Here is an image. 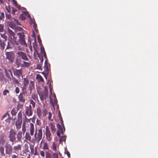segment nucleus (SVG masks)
Wrapping results in <instances>:
<instances>
[{"label": "nucleus", "instance_id": "obj_12", "mask_svg": "<svg viewBox=\"0 0 158 158\" xmlns=\"http://www.w3.org/2000/svg\"><path fill=\"white\" fill-rule=\"evenodd\" d=\"M29 83V81L27 77H24L23 79V85L22 87V90L24 91L26 90L27 85Z\"/></svg>", "mask_w": 158, "mask_h": 158}, {"label": "nucleus", "instance_id": "obj_64", "mask_svg": "<svg viewBox=\"0 0 158 158\" xmlns=\"http://www.w3.org/2000/svg\"><path fill=\"white\" fill-rule=\"evenodd\" d=\"M13 3L14 4L16 5V4H17V2L15 0H13Z\"/></svg>", "mask_w": 158, "mask_h": 158}, {"label": "nucleus", "instance_id": "obj_31", "mask_svg": "<svg viewBox=\"0 0 158 158\" xmlns=\"http://www.w3.org/2000/svg\"><path fill=\"white\" fill-rule=\"evenodd\" d=\"M6 152L7 154H11L12 152V148L10 147H7L6 150Z\"/></svg>", "mask_w": 158, "mask_h": 158}, {"label": "nucleus", "instance_id": "obj_10", "mask_svg": "<svg viewBox=\"0 0 158 158\" xmlns=\"http://www.w3.org/2000/svg\"><path fill=\"white\" fill-rule=\"evenodd\" d=\"M45 135L47 140L48 141H50L52 139V136L48 126L46 127Z\"/></svg>", "mask_w": 158, "mask_h": 158}, {"label": "nucleus", "instance_id": "obj_20", "mask_svg": "<svg viewBox=\"0 0 158 158\" xmlns=\"http://www.w3.org/2000/svg\"><path fill=\"white\" fill-rule=\"evenodd\" d=\"M49 126L51 130L52 133L53 134H54L56 131L55 125L53 123H51L49 124Z\"/></svg>", "mask_w": 158, "mask_h": 158}, {"label": "nucleus", "instance_id": "obj_9", "mask_svg": "<svg viewBox=\"0 0 158 158\" xmlns=\"http://www.w3.org/2000/svg\"><path fill=\"white\" fill-rule=\"evenodd\" d=\"M27 94L26 91H23L22 93H21L18 96L19 101L24 103L26 101V94Z\"/></svg>", "mask_w": 158, "mask_h": 158}, {"label": "nucleus", "instance_id": "obj_5", "mask_svg": "<svg viewBox=\"0 0 158 158\" xmlns=\"http://www.w3.org/2000/svg\"><path fill=\"white\" fill-rule=\"evenodd\" d=\"M17 35L19 36L18 42L21 45L27 47V44L25 40L24 33L23 32H19L18 33Z\"/></svg>", "mask_w": 158, "mask_h": 158}, {"label": "nucleus", "instance_id": "obj_21", "mask_svg": "<svg viewBox=\"0 0 158 158\" xmlns=\"http://www.w3.org/2000/svg\"><path fill=\"white\" fill-rule=\"evenodd\" d=\"M22 146L20 144H18L17 145L13 147V149L15 152H18L19 150L21 151V150Z\"/></svg>", "mask_w": 158, "mask_h": 158}, {"label": "nucleus", "instance_id": "obj_6", "mask_svg": "<svg viewBox=\"0 0 158 158\" xmlns=\"http://www.w3.org/2000/svg\"><path fill=\"white\" fill-rule=\"evenodd\" d=\"M16 132L14 129H11L9 132L8 138L9 141L12 143V144H14V142L16 141Z\"/></svg>", "mask_w": 158, "mask_h": 158}, {"label": "nucleus", "instance_id": "obj_8", "mask_svg": "<svg viewBox=\"0 0 158 158\" xmlns=\"http://www.w3.org/2000/svg\"><path fill=\"white\" fill-rule=\"evenodd\" d=\"M40 98L41 101L46 99L48 98V91L47 90H43L38 93Z\"/></svg>", "mask_w": 158, "mask_h": 158}, {"label": "nucleus", "instance_id": "obj_33", "mask_svg": "<svg viewBox=\"0 0 158 158\" xmlns=\"http://www.w3.org/2000/svg\"><path fill=\"white\" fill-rule=\"evenodd\" d=\"M6 81V79L3 74L2 73H0V81Z\"/></svg>", "mask_w": 158, "mask_h": 158}, {"label": "nucleus", "instance_id": "obj_22", "mask_svg": "<svg viewBox=\"0 0 158 158\" xmlns=\"http://www.w3.org/2000/svg\"><path fill=\"white\" fill-rule=\"evenodd\" d=\"M13 20H14V23L12 24V26H10V27H13L15 26V24H16L17 25H20V23H19L18 20L16 19H15V18H12L11 19V23H14V21H13Z\"/></svg>", "mask_w": 158, "mask_h": 158}, {"label": "nucleus", "instance_id": "obj_52", "mask_svg": "<svg viewBox=\"0 0 158 158\" xmlns=\"http://www.w3.org/2000/svg\"><path fill=\"white\" fill-rule=\"evenodd\" d=\"M0 35L4 39L6 40L7 37L6 36H5L4 34H2L1 33H0Z\"/></svg>", "mask_w": 158, "mask_h": 158}, {"label": "nucleus", "instance_id": "obj_16", "mask_svg": "<svg viewBox=\"0 0 158 158\" xmlns=\"http://www.w3.org/2000/svg\"><path fill=\"white\" fill-rule=\"evenodd\" d=\"M11 44L13 45V47L15 48V49L16 50L21 51L22 48L20 47V46L19 45V43L16 41H13L12 42Z\"/></svg>", "mask_w": 158, "mask_h": 158}, {"label": "nucleus", "instance_id": "obj_2", "mask_svg": "<svg viewBox=\"0 0 158 158\" xmlns=\"http://www.w3.org/2000/svg\"><path fill=\"white\" fill-rule=\"evenodd\" d=\"M17 55L16 63L18 64L22 61L21 60H27L28 59L26 53L22 52H18L16 53Z\"/></svg>", "mask_w": 158, "mask_h": 158}, {"label": "nucleus", "instance_id": "obj_53", "mask_svg": "<svg viewBox=\"0 0 158 158\" xmlns=\"http://www.w3.org/2000/svg\"><path fill=\"white\" fill-rule=\"evenodd\" d=\"M24 14L25 16H27L28 17H30V15L29 14V13H28V12H25L24 13Z\"/></svg>", "mask_w": 158, "mask_h": 158}, {"label": "nucleus", "instance_id": "obj_43", "mask_svg": "<svg viewBox=\"0 0 158 158\" xmlns=\"http://www.w3.org/2000/svg\"><path fill=\"white\" fill-rule=\"evenodd\" d=\"M12 80L14 83L16 84H19V81L18 79H16L15 77H12Z\"/></svg>", "mask_w": 158, "mask_h": 158}, {"label": "nucleus", "instance_id": "obj_48", "mask_svg": "<svg viewBox=\"0 0 158 158\" xmlns=\"http://www.w3.org/2000/svg\"><path fill=\"white\" fill-rule=\"evenodd\" d=\"M48 119L49 120H51L52 121H53V119H51L52 118V113L50 112H49L48 113Z\"/></svg>", "mask_w": 158, "mask_h": 158}, {"label": "nucleus", "instance_id": "obj_13", "mask_svg": "<svg viewBox=\"0 0 158 158\" xmlns=\"http://www.w3.org/2000/svg\"><path fill=\"white\" fill-rule=\"evenodd\" d=\"M25 113L28 116H30L32 115V110L31 105L29 106H27L26 107Z\"/></svg>", "mask_w": 158, "mask_h": 158}, {"label": "nucleus", "instance_id": "obj_44", "mask_svg": "<svg viewBox=\"0 0 158 158\" xmlns=\"http://www.w3.org/2000/svg\"><path fill=\"white\" fill-rule=\"evenodd\" d=\"M4 30V25L3 24H0V32H2Z\"/></svg>", "mask_w": 158, "mask_h": 158}, {"label": "nucleus", "instance_id": "obj_34", "mask_svg": "<svg viewBox=\"0 0 158 158\" xmlns=\"http://www.w3.org/2000/svg\"><path fill=\"white\" fill-rule=\"evenodd\" d=\"M43 149L44 150H49V148L48 147V145L47 143H44Z\"/></svg>", "mask_w": 158, "mask_h": 158}, {"label": "nucleus", "instance_id": "obj_50", "mask_svg": "<svg viewBox=\"0 0 158 158\" xmlns=\"http://www.w3.org/2000/svg\"><path fill=\"white\" fill-rule=\"evenodd\" d=\"M22 131L23 133L25 132L26 131V129L25 127V124L23 123L22 125Z\"/></svg>", "mask_w": 158, "mask_h": 158}, {"label": "nucleus", "instance_id": "obj_55", "mask_svg": "<svg viewBox=\"0 0 158 158\" xmlns=\"http://www.w3.org/2000/svg\"><path fill=\"white\" fill-rule=\"evenodd\" d=\"M11 48V46L9 44V42H8V44H7V47H6V48L5 49V51L7 50V49H9V48Z\"/></svg>", "mask_w": 158, "mask_h": 158}, {"label": "nucleus", "instance_id": "obj_28", "mask_svg": "<svg viewBox=\"0 0 158 158\" xmlns=\"http://www.w3.org/2000/svg\"><path fill=\"white\" fill-rule=\"evenodd\" d=\"M36 79L40 82H43L44 81V80L42 77L39 74H37L36 76Z\"/></svg>", "mask_w": 158, "mask_h": 158}, {"label": "nucleus", "instance_id": "obj_26", "mask_svg": "<svg viewBox=\"0 0 158 158\" xmlns=\"http://www.w3.org/2000/svg\"><path fill=\"white\" fill-rule=\"evenodd\" d=\"M22 132L21 131H18L16 137L17 140L19 142H20L21 141V139L22 136Z\"/></svg>", "mask_w": 158, "mask_h": 158}, {"label": "nucleus", "instance_id": "obj_35", "mask_svg": "<svg viewBox=\"0 0 158 158\" xmlns=\"http://www.w3.org/2000/svg\"><path fill=\"white\" fill-rule=\"evenodd\" d=\"M51 148H52V150L55 152L57 151L56 145L54 142H53Z\"/></svg>", "mask_w": 158, "mask_h": 158}, {"label": "nucleus", "instance_id": "obj_23", "mask_svg": "<svg viewBox=\"0 0 158 158\" xmlns=\"http://www.w3.org/2000/svg\"><path fill=\"white\" fill-rule=\"evenodd\" d=\"M62 126H61L60 124L59 123L57 124V127L58 129L57 131H60L62 134H63L65 131H64V128L63 129V127H62Z\"/></svg>", "mask_w": 158, "mask_h": 158}, {"label": "nucleus", "instance_id": "obj_3", "mask_svg": "<svg viewBox=\"0 0 158 158\" xmlns=\"http://www.w3.org/2000/svg\"><path fill=\"white\" fill-rule=\"evenodd\" d=\"M18 118L17 119L15 122V125L16 126V128L17 130H20L21 128L22 124V114L21 111L19 112L18 114Z\"/></svg>", "mask_w": 158, "mask_h": 158}, {"label": "nucleus", "instance_id": "obj_25", "mask_svg": "<svg viewBox=\"0 0 158 158\" xmlns=\"http://www.w3.org/2000/svg\"><path fill=\"white\" fill-rule=\"evenodd\" d=\"M31 135H30V133L27 132H26L25 136V139L30 142H32L31 141Z\"/></svg>", "mask_w": 158, "mask_h": 158}, {"label": "nucleus", "instance_id": "obj_63", "mask_svg": "<svg viewBox=\"0 0 158 158\" xmlns=\"http://www.w3.org/2000/svg\"><path fill=\"white\" fill-rule=\"evenodd\" d=\"M38 42L39 43H40L41 42V41L40 38V37L39 36H38Z\"/></svg>", "mask_w": 158, "mask_h": 158}, {"label": "nucleus", "instance_id": "obj_42", "mask_svg": "<svg viewBox=\"0 0 158 158\" xmlns=\"http://www.w3.org/2000/svg\"><path fill=\"white\" fill-rule=\"evenodd\" d=\"M9 91L7 89H5L3 92V94L4 96H6L9 94Z\"/></svg>", "mask_w": 158, "mask_h": 158}, {"label": "nucleus", "instance_id": "obj_24", "mask_svg": "<svg viewBox=\"0 0 158 158\" xmlns=\"http://www.w3.org/2000/svg\"><path fill=\"white\" fill-rule=\"evenodd\" d=\"M18 64H21L23 67H28L30 64V63L22 61Z\"/></svg>", "mask_w": 158, "mask_h": 158}, {"label": "nucleus", "instance_id": "obj_19", "mask_svg": "<svg viewBox=\"0 0 158 158\" xmlns=\"http://www.w3.org/2000/svg\"><path fill=\"white\" fill-rule=\"evenodd\" d=\"M14 75L16 76L18 78L20 77V75H22V70L21 69H16L14 70Z\"/></svg>", "mask_w": 158, "mask_h": 158}, {"label": "nucleus", "instance_id": "obj_47", "mask_svg": "<svg viewBox=\"0 0 158 158\" xmlns=\"http://www.w3.org/2000/svg\"><path fill=\"white\" fill-rule=\"evenodd\" d=\"M4 17V14L3 12H1L0 15V20H2Z\"/></svg>", "mask_w": 158, "mask_h": 158}, {"label": "nucleus", "instance_id": "obj_40", "mask_svg": "<svg viewBox=\"0 0 158 158\" xmlns=\"http://www.w3.org/2000/svg\"><path fill=\"white\" fill-rule=\"evenodd\" d=\"M4 148L3 147L1 146L0 147V152L1 153V155L2 156H4L5 155V154L4 153Z\"/></svg>", "mask_w": 158, "mask_h": 158}, {"label": "nucleus", "instance_id": "obj_51", "mask_svg": "<svg viewBox=\"0 0 158 158\" xmlns=\"http://www.w3.org/2000/svg\"><path fill=\"white\" fill-rule=\"evenodd\" d=\"M15 91L16 94H18L19 91V88L18 87H16Z\"/></svg>", "mask_w": 158, "mask_h": 158}, {"label": "nucleus", "instance_id": "obj_56", "mask_svg": "<svg viewBox=\"0 0 158 158\" xmlns=\"http://www.w3.org/2000/svg\"><path fill=\"white\" fill-rule=\"evenodd\" d=\"M33 27L36 31V29L37 28V25L35 23H34Z\"/></svg>", "mask_w": 158, "mask_h": 158}, {"label": "nucleus", "instance_id": "obj_17", "mask_svg": "<svg viewBox=\"0 0 158 158\" xmlns=\"http://www.w3.org/2000/svg\"><path fill=\"white\" fill-rule=\"evenodd\" d=\"M47 113L48 110L46 109H44L41 113L39 111H38L37 113L38 115L39 116H42L43 117H45Z\"/></svg>", "mask_w": 158, "mask_h": 158}, {"label": "nucleus", "instance_id": "obj_11", "mask_svg": "<svg viewBox=\"0 0 158 158\" xmlns=\"http://www.w3.org/2000/svg\"><path fill=\"white\" fill-rule=\"evenodd\" d=\"M28 130L30 133V135L31 136H33L35 131L34 125L33 123H30L28 125Z\"/></svg>", "mask_w": 158, "mask_h": 158}, {"label": "nucleus", "instance_id": "obj_62", "mask_svg": "<svg viewBox=\"0 0 158 158\" xmlns=\"http://www.w3.org/2000/svg\"><path fill=\"white\" fill-rule=\"evenodd\" d=\"M7 115V113H6L2 116V119L3 118H4L6 117Z\"/></svg>", "mask_w": 158, "mask_h": 158}, {"label": "nucleus", "instance_id": "obj_39", "mask_svg": "<svg viewBox=\"0 0 158 158\" xmlns=\"http://www.w3.org/2000/svg\"><path fill=\"white\" fill-rule=\"evenodd\" d=\"M17 111L15 109L13 108L11 110V113L12 115H15L17 113Z\"/></svg>", "mask_w": 158, "mask_h": 158}, {"label": "nucleus", "instance_id": "obj_58", "mask_svg": "<svg viewBox=\"0 0 158 158\" xmlns=\"http://www.w3.org/2000/svg\"><path fill=\"white\" fill-rule=\"evenodd\" d=\"M21 18L22 20H25L26 19L25 17L23 15H21Z\"/></svg>", "mask_w": 158, "mask_h": 158}, {"label": "nucleus", "instance_id": "obj_14", "mask_svg": "<svg viewBox=\"0 0 158 158\" xmlns=\"http://www.w3.org/2000/svg\"><path fill=\"white\" fill-rule=\"evenodd\" d=\"M44 71L42 72V73L45 76V78H46V77L45 76L46 75H48L49 73V69L48 66V64L46 62V61H45V64L44 67Z\"/></svg>", "mask_w": 158, "mask_h": 158}, {"label": "nucleus", "instance_id": "obj_36", "mask_svg": "<svg viewBox=\"0 0 158 158\" xmlns=\"http://www.w3.org/2000/svg\"><path fill=\"white\" fill-rule=\"evenodd\" d=\"M41 52L44 55L45 58H46V53L43 47L41 48Z\"/></svg>", "mask_w": 158, "mask_h": 158}, {"label": "nucleus", "instance_id": "obj_30", "mask_svg": "<svg viewBox=\"0 0 158 158\" xmlns=\"http://www.w3.org/2000/svg\"><path fill=\"white\" fill-rule=\"evenodd\" d=\"M31 98L33 99L34 101H36L38 100L37 94H33L31 95Z\"/></svg>", "mask_w": 158, "mask_h": 158}, {"label": "nucleus", "instance_id": "obj_59", "mask_svg": "<svg viewBox=\"0 0 158 158\" xmlns=\"http://www.w3.org/2000/svg\"><path fill=\"white\" fill-rule=\"evenodd\" d=\"M36 68L38 69H40L41 68V66L39 64H38L37 65Z\"/></svg>", "mask_w": 158, "mask_h": 158}, {"label": "nucleus", "instance_id": "obj_32", "mask_svg": "<svg viewBox=\"0 0 158 158\" xmlns=\"http://www.w3.org/2000/svg\"><path fill=\"white\" fill-rule=\"evenodd\" d=\"M50 99L51 103L53 106L54 104L56 105L57 104V101L56 98H54V99L52 100L50 97Z\"/></svg>", "mask_w": 158, "mask_h": 158}, {"label": "nucleus", "instance_id": "obj_37", "mask_svg": "<svg viewBox=\"0 0 158 158\" xmlns=\"http://www.w3.org/2000/svg\"><path fill=\"white\" fill-rule=\"evenodd\" d=\"M51 158H58V153H53L51 155Z\"/></svg>", "mask_w": 158, "mask_h": 158}, {"label": "nucleus", "instance_id": "obj_46", "mask_svg": "<svg viewBox=\"0 0 158 158\" xmlns=\"http://www.w3.org/2000/svg\"><path fill=\"white\" fill-rule=\"evenodd\" d=\"M66 140V136H62L60 138V140L61 141H65Z\"/></svg>", "mask_w": 158, "mask_h": 158}, {"label": "nucleus", "instance_id": "obj_27", "mask_svg": "<svg viewBox=\"0 0 158 158\" xmlns=\"http://www.w3.org/2000/svg\"><path fill=\"white\" fill-rule=\"evenodd\" d=\"M33 46L34 50V51L33 53V55L35 56V53L37 52V44L35 40V42L33 43Z\"/></svg>", "mask_w": 158, "mask_h": 158}, {"label": "nucleus", "instance_id": "obj_29", "mask_svg": "<svg viewBox=\"0 0 158 158\" xmlns=\"http://www.w3.org/2000/svg\"><path fill=\"white\" fill-rule=\"evenodd\" d=\"M34 88V82L32 81H30V84L29 85V89L31 92L33 89Z\"/></svg>", "mask_w": 158, "mask_h": 158}, {"label": "nucleus", "instance_id": "obj_54", "mask_svg": "<svg viewBox=\"0 0 158 158\" xmlns=\"http://www.w3.org/2000/svg\"><path fill=\"white\" fill-rule=\"evenodd\" d=\"M58 116L59 118V119H60L62 118V116H61V114H60V111H59L58 112Z\"/></svg>", "mask_w": 158, "mask_h": 158}, {"label": "nucleus", "instance_id": "obj_60", "mask_svg": "<svg viewBox=\"0 0 158 158\" xmlns=\"http://www.w3.org/2000/svg\"><path fill=\"white\" fill-rule=\"evenodd\" d=\"M56 135L58 137H60V131H57L56 132Z\"/></svg>", "mask_w": 158, "mask_h": 158}, {"label": "nucleus", "instance_id": "obj_15", "mask_svg": "<svg viewBox=\"0 0 158 158\" xmlns=\"http://www.w3.org/2000/svg\"><path fill=\"white\" fill-rule=\"evenodd\" d=\"M30 148L31 150V154H33L35 156H39V154L37 152V150L35 147L34 148V145H30Z\"/></svg>", "mask_w": 158, "mask_h": 158}, {"label": "nucleus", "instance_id": "obj_57", "mask_svg": "<svg viewBox=\"0 0 158 158\" xmlns=\"http://www.w3.org/2000/svg\"><path fill=\"white\" fill-rule=\"evenodd\" d=\"M29 49H30V51L31 52V53H32V46H31V42H30V46L29 47Z\"/></svg>", "mask_w": 158, "mask_h": 158}, {"label": "nucleus", "instance_id": "obj_18", "mask_svg": "<svg viewBox=\"0 0 158 158\" xmlns=\"http://www.w3.org/2000/svg\"><path fill=\"white\" fill-rule=\"evenodd\" d=\"M5 73L6 76L9 78L11 79V77H13V75L10 70H5Z\"/></svg>", "mask_w": 158, "mask_h": 158}, {"label": "nucleus", "instance_id": "obj_49", "mask_svg": "<svg viewBox=\"0 0 158 158\" xmlns=\"http://www.w3.org/2000/svg\"><path fill=\"white\" fill-rule=\"evenodd\" d=\"M40 154L41 156L44 158L45 156V153L43 151H40Z\"/></svg>", "mask_w": 158, "mask_h": 158}, {"label": "nucleus", "instance_id": "obj_1", "mask_svg": "<svg viewBox=\"0 0 158 158\" xmlns=\"http://www.w3.org/2000/svg\"><path fill=\"white\" fill-rule=\"evenodd\" d=\"M42 129L40 128L37 130L36 127L34 135V139H33L32 140L39 143L42 138Z\"/></svg>", "mask_w": 158, "mask_h": 158}, {"label": "nucleus", "instance_id": "obj_7", "mask_svg": "<svg viewBox=\"0 0 158 158\" xmlns=\"http://www.w3.org/2000/svg\"><path fill=\"white\" fill-rule=\"evenodd\" d=\"M7 31L9 39L10 42L11 43L13 41H16V37H15V33L10 28H8Z\"/></svg>", "mask_w": 158, "mask_h": 158}, {"label": "nucleus", "instance_id": "obj_4", "mask_svg": "<svg viewBox=\"0 0 158 158\" xmlns=\"http://www.w3.org/2000/svg\"><path fill=\"white\" fill-rule=\"evenodd\" d=\"M6 59L8 60L10 63H12L15 59V53L13 51L9 52H5Z\"/></svg>", "mask_w": 158, "mask_h": 158}, {"label": "nucleus", "instance_id": "obj_45", "mask_svg": "<svg viewBox=\"0 0 158 158\" xmlns=\"http://www.w3.org/2000/svg\"><path fill=\"white\" fill-rule=\"evenodd\" d=\"M60 123L63 128H64V131H65V128L64 127V122H63V121L62 119V118L60 119Z\"/></svg>", "mask_w": 158, "mask_h": 158}, {"label": "nucleus", "instance_id": "obj_61", "mask_svg": "<svg viewBox=\"0 0 158 158\" xmlns=\"http://www.w3.org/2000/svg\"><path fill=\"white\" fill-rule=\"evenodd\" d=\"M66 154H67L68 157L70 158V154L69 152V151H67L66 152Z\"/></svg>", "mask_w": 158, "mask_h": 158}, {"label": "nucleus", "instance_id": "obj_41", "mask_svg": "<svg viewBox=\"0 0 158 158\" xmlns=\"http://www.w3.org/2000/svg\"><path fill=\"white\" fill-rule=\"evenodd\" d=\"M29 102L32 105V107L34 108L35 107V102L31 99L30 100Z\"/></svg>", "mask_w": 158, "mask_h": 158}, {"label": "nucleus", "instance_id": "obj_38", "mask_svg": "<svg viewBox=\"0 0 158 158\" xmlns=\"http://www.w3.org/2000/svg\"><path fill=\"white\" fill-rule=\"evenodd\" d=\"M51 154L48 151L45 152V158H51Z\"/></svg>", "mask_w": 158, "mask_h": 158}]
</instances>
